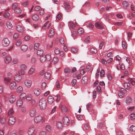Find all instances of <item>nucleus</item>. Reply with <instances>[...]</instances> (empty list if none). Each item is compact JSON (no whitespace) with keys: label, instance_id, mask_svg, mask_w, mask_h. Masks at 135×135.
Returning a JSON list of instances; mask_svg holds the SVG:
<instances>
[{"label":"nucleus","instance_id":"38","mask_svg":"<svg viewBox=\"0 0 135 135\" xmlns=\"http://www.w3.org/2000/svg\"><path fill=\"white\" fill-rule=\"evenodd\" d=\"M32 98V95L30 94H28L26 96V100L28 101H30L31 100Z\"/></svg>","mask_w":135,"mask_h":135},{"label":"nucleus","instance_id":"50","mask_svg":"<svg viewBox=\"0 0 135 135\" xmlns=\"http://www.w3.org/2000/svg\"><path fill=\"white\" fill-rule=\"evenodd\" d=\"M105 74V71L103 69L101 70L100 73V76L101 77H103Z\"/></svg>","mask_w":135,"mask_h":135},{"label":"nucleus","instance_id":"1","mask_svg":"<svg viewBox=\"0 0 135 135\" xmlns=\"http://www.w3.org/2000/svg\"><path fill=\"white\" fill-rule=\"evenodd\" d=\"M47 105V102L46 100L44 99H41L39 103V105L40 108L41 109H45Z\"/></svg>","mask_w":135,"mask_h":135},{"label":"nucleus","instance_id":"55","mask_svg":"<svg viewBox=\"0 0 135 135\" xmlns=\"http://www.w3.org/2000/svg\"><path fill=\"white\" fill-rule=\"evenodd\" d=\"M70 72V69L68 68H66L64 70V72L66 74H69Z\"/></svg>","mask_w":135,"mask_h":135},{"label":"nucleus","instance_id":"59","mask_svg":"<svg viewBox=\"0 0 135 135\" xmlns=\"http://www.w3.org/2000/svg\"><path fill=\"white\" fill-rule=\"evenodd\" d=\"M91 107V105L90 103H88L86 105V108H87V109L88 110H90Z\"/></svg>","mask_w":135,"mask_h":135},{"label":"nucleus","instance_id":"3","mask_svg":"<svg viewBox=\"0 0 135 135\" xmlns=\"http://www.w3.org/2000/svg\"><path fill=\"white\" fill-rule=\"evenodd\" d=\"M16 120L15 117L13 116H11L8 119V123L10 125L13 124Z\"/></svg>","mask_w":135,"mask_h":135},{"label":"nucleus","instance_id":"11","mask_svg":"<svg viewBox=\"0 0 135 135\" xmlns=\"http://www.w3.org/2000/svg\"><path fill=\"white\" fill-rule=\"evenodd\" d=\"M63 123L66 125H68L70 122V120L68 117L67 116H65L63 119Z\"/></svg>","mask_w":135,"mask_h":135},{"label":"nucleus","instance_id":"7","mask_svg":"<svg viewBox=\"0 0 135 135\" xmlns=\"http://www.w3.org/2000/svg\"><path fill=\"white\" fill-rule=\"evenodd\" d=\"M126 90L123 88L121 89L118 93V95L120 98L123 97L125 95Z\"/></svg>","mask_w":135,"mask_h":135},{"label":"nucleus","instance_id":"32","mask_svg":"<svg viewBox=\"0 0 135 135\" xmlns=\"http://www.w3.org/2000/svg\"><path fill=\"white\" fill-rule=\"evenodd\" d=\"M21 48L22 51H25L27 50L28 47L26 45H23L21 46Z\"/></svg>","mask_w":135,"mask_h":135},{"label":"nucleus","instance_id":"49","mask_svg":"<svg viewBox=\"0 0 135 135\" xmlns=\"http://www.w3.org/2000/svg\"><path fill=\"white\" fill-rule=\"evenodd\" d=\"M90 51L92 53L95 54L97 52V49H95L92 48L90 49Z\"/></svg>","mask_w":135,"mask_h":135},{"label":"nucleus","instance_id":"41","mask_svg":"<svg viewBox=\"0 0 135 135\" xmlns=\"http://www.w3.org/2000/svg\"><path fill=\"white\" fill-rule=\"evenodd\" d=\"M59 59L57 57H54L52 61V62L53 64H57L58 62Z\"/></svg>","mask_w":135,"mask_h":135},{"label":"nucleus","instance_id":"45","mask_svg":"<svg viewBox=\"0 0 135 135\" xmlns=\"http://www.w3.org/2000/svg\"><path fill=\"white\" fill-rule=\"evenodd\" d=\"M6 122V117L4 116L2 117L1 118V123L2 124H4Z\"/></svg>","mask_w":135,"mask_h":135},{"label":"nucleus","instance_id":"37","mask_svg":"<svg viewBox=\"0 0 135 135\" xmlns=\"http://www.w3.org/2000/svg\"><path fill=\"white\" fill-rule=\"evenodd\" d=\"M14 113V110L12 108H10L8 110V115H10L13 114Z\"/></svg>","mask_w":135,"mask_h":135},{"label":"nucleus","instance_id":"35","mask_svg":"<svg viewBox=\"0 0 135 135\" xmlns=\"http://www.w3.org/2000/svg\"><path fill=\"white\" fill-rule=\"evenodd\" d=\"M14 11L15 13L19 14L21 12V10L20 8L17 7L14 9Z\"/></svg>","mask_w":135,"mask_h":135},{"label":"nucleus","instance_id":"51","mask_svg":"<svg viewBox=\"0 0 135 135\" xmlns=\"http://www.w3.org/2000/svg\"><path fill=\"white\" fill-rule=\"evenodd\" d=\"M77 33L76 32V30L75 29L73 30V31L72 35L74 37H76L77 36Z\"/></svg>","mask_w":135,"mask_h":135},{"label":"nucleus","instance_id":"20","mask_svg":"<svg viewBox=\"0 0 135 135\" xmlns=\"http://www.w3.org/2000/svg\"><path fill=\"white\" fill-rule=\"evenodd\" d=\"M54 33V31L52 28H51L49 33V36L50 37H52L53 36Z\"/></svg>","mask_w":135,"mask_h":135},{"label":"nucleus","instance_id":"33","mask_svg":"<svg viewBox=\"0 0 135 135\" xmlns=\"http://www.w3.org/2000/svg\"><path fill=\"white\" fill-rule=\"evenodd\" d=\"M26 97V94L24 93H22L20 94V97L21 99H25Z\"/></svg>","mask_w":135,"mask_h":135},{"label":"nucleus","instance_id":"36","mask_svg":"<svg viewBox=\"0 0 135 135\" xmlns=\"http://www.w3.org/2000/svg\"><path fill=\"white\" fill-rule=\"evenodd\" d=\"M35 71V69L33 68H31L29 70L28 73L29 75H32L33 74Z\"/></svg>","mask_w":135,"mask_h":135},{"label":"nucleus","instance_id":"56","mask_svg":"<svg viewBox=\"0 0 135 135\" xmlns=\"http://www.w3.org/2000/svg\"><path fill=\"white\" fill-rule=\"evenodd\" d=\"M130 82L132 85H135V79H130Z\"/></svg>","mask_w":135,"mask_h":135},{"label":"nucleus","instance_id":"28","mask_svg":"<svg viewBox=\"0 0 135 135\" xmlns=\"http://www.w3.org/2000/svg\"><path fill=\"white\" fill-rule=\"evenodd\" d=\"M11 80L9 78H8L6 76L5 77L4 79V82L5 83L7 84L11 81Z\"/></svg>","mask_w":135,"mask_h":135},{"label":"nucleus","instance_id":"34","mask_svg":"<svg viewBox=\"0 0 135 135\" xmlns=\"http://www.w3.org/2000/svg\"><path fill=\"white\" fill-rule=\"evenodd\" d=\"M61 110L62 112L64 113H65L67 111L68 109L66 107L63 105L62 106Z\"/></svg>","mask_w":135,"mask_h":135},{"label":"nucleus","instance_id":"63","mask_svg":"<svg viewBox=\"0 0 135 135\" xmlns=\"http://www.w3.org/2000/svg\"><path fill=\"white\" fill-rule=\"evenodd\" d=\"M10 14L8 12H6L3 15V17L6 18L10 16Z\"/></svg>","mask_w":135,"mask_h":135},{"label":"nucleus","instance_id":"52","mask_svg":"<svg viewBox=\"0 0 135 135\" xmlns=\"http://www.w3.org/2000/svg\"><path fill=\"white\" fill-rule=\"evenodd\" d=\"M122 46L124 49H126L127 47V43L124 41L122 42Z\"/></svg>","mask_w":135,"mask_h":135},{"label":"nucleus","instance_id":"9","mask_svg":"<svg viewBox=\"0 0 135 135\" xmlns=\"http://www.w3.org/2000/svg\"><path fill=\"white\" fill-rule=\"evenodd\" d=\"M9 87L11 90H13L15 89L16 87V83L14 81H12L9 84Z\"/></svg>","mask_w":135,"mask_h":135},{"label":"nucleus","instance_id":"39","mask_svg":"<svg viewBox=\"0 0 135 135\" xmlns=\"http://www.w3.org/2000/svg\"><path fill=\"white\" fill-rule=\"evenodd\" d=\"M43 53V50L41 49H39L37 51V54L38 56H41Z\"/></svg>","mask_w":135,"mask_h":135},{"label":"nucleus","instance_id":"22","mask_svg":"<svg viewBox=\"0 0 135 135\" xmlns=\"http://www.w3.org/2000/svg\"><path fill=\"white\" fill-rule=\"evenodd\" d=\"M122 5L123 8H127L128 6V3L126 1H123L122 2Z\"/></svg>","mask_w":135,"mask_h":135},{"label":"nucleus","instance_id":"15","mask_svg":"<svg viewBox=\"0 0 135 135\" xmlns=\"http://www.w3.org/2000/svg\"><path fill=\"white\" fill-rule=\"evenodd\" d=\"M41 91L38 88H35L33 90V93L36 96L39 95L40 94Z\"/></svg>","mask_w":135,"mask_h":135},{"label":"nucleus","instance_id":"2","mask_svg":"<svg viewBox=\"0 0 135 135\" xmlns=\"http://www.w3.org/2000/svg\"><path fill=\"white\" fill-rule=\"evenodd\" d=\"M20 70L18 71V73L22 75H25V72L24 70L27 68V66L24 64H22L20 66Z\"/></svg>","mask_w":135,"mask_h":135},{"label":"nucleus","instance_id":"58","mask_svg":"<svg viewBox=\"0 0 135 135\" xmlns=\"http://www.w3.org/2000/svg\"><path fill=\"white\" fill-rule=\"evenodd\" d=\"M130 118L131 119H134L135 118V113H133L130 115Z\"/></svg>","mask_w":135,"mask_h":135},{"label":"nucleus","instance_id":"54","mask_svg":"<svg viewBox=\"0 0 135 135\" xmlns=\"http://www.w3.org/2000/svg\"><path fill=\"white\" fill-rule=\"evenodd\" d=\"M24 132V131L23 129H19L18 131V134L19 135H22L23 134Z\"/></svg>","mask_w":135,"mask_h":135},{"label":"nucleus","instance_id":"25","mask_svg":"<svg viewBox=\"0 0 135 135\" xmlns=\"http://www.w3.org/2000/svg\"><path fill=\"white\" fill-rule=\"evenodd\" d=\"M46 59V56L45 55H43L42 56H41L40 58V61L43 63L44 62Z\"/></svg>","mask_w":135,"mask_h":135},{"label":"nucleus","instance_id":"26","mask_svg":"<svg viewBox=\"0 0 135 135\" xmlns=\"http://www.w3.org/2000/svg\"><path fill=\"white\" fill-rule=\"evenodd\" d=\"M54 101V98L51 96H50L48 97V102L50 104H52Z\"/></svg>","mask_w":135,"mask_h":135},{"label":"nucleus","instance_id":"46","mask_svg":"<svg viewBox=\"0 0 135 135\" xmlns=\"http://www.w3.org/2000/svg\"><path fill=\"white\" fill-rule=\"evenodd\" d=\"M71 52L74 54H75L78 52V50L75 48L72 47L71 48Z\"/></svg>","mask_w":135,"mask_h":135},{"label":"nucleus","instance_id":"48","mask_svg":"<svg viewBox=\"0 0 135 135\" xmlns=\"http://www.w3.org/2000/svg\"><path fill=\"white\" fill-rule=\"evenodd\" d=\"M51 75L50 73L48 72H46L45 74V78L47 79H49Z\"/></svg>","mask_w":135,"mask_h":135},{"label":"nucleus","instance_id":"57","mask_svg":"<svg viewBox=\"0 0 135 135\" xmlns=\"http://www.w3.org/2000/svg\"><path fill=\"white\" fill-rule=\"evenodd\" d=\"M46 82H44L42 83L41 85V88L42 89H44L46 86Z\"/></svg>","mask_w":135,"mask_h":135},{"label":"nucleus","instance_id":"16","mask_svg":"<svg viewBox=\"0 0 135 135\" xmlns=\"http://www.w3.org/2000/svg\"><path fill=\"white\" fill-rule=\"evenodd\" d=\"M124 87L127 89H129L131 88L130 83L128 82H125L123 84Z\"/></svg>","mask_w":135,"mask_h":135},{"label":"nucleus","instance_id":"64","mask_svg":"<svg viewBox=\"0 0 135 135\" xmlns=\"http://www.w3.org/2000/svg\"><path fill=\"white\" fill-rule=\"evenodd\" d=\"M39 135H47V134L45 131H42L40 132Z\"/></svg>","mask_w":135,"mask_h":135},{"label":"nucleus","instance_id":"31","mask_svg":"<svg viewBox=\"0 0 135 135\" xmlns=\"http://www.w3.org/2000/svg\"><path fill=\"white\" fill-rule=\"evenodd\" d=\"M56 126L59 129H61L63 127L62 123L59 121H57L56 122Z\"/></svg>","mask_w":135,"mask_h":135},{"label":"nucleus","instance_id":"18","mask_svg":"<svg viewBox=\"0 0 135 135\" xmlns=\"http://www.w3.org/2000/svg\"><path fill=\"white\" fill-rule=\"evenodd\" d=\"M32 18L35 21H37L39 19V17L38 15L37 14H35L32 16Z\"/></svg>","mask_w":135,"mask_h":135},{"label":"nucleus","instance_id":"42","mask_svg":"<svg viewBox=\"0 0 135 135\" xmlns=\"http://www.w3.org/2000/svg\"><path fill=\"white\" fill-rule=\"evenodd\" d=\"M131 98L130 97H128L127 98L126 101V102L127 104H130L131 102Z\"/></svg>","mask_w":135,"mask_h":135},{"label":"nucleus","instance_id":"30","mask_svg":"<svg viewBox=\"0 0 135 135\" xmlns=\"http://www.w3.org/2000/svg\"><path fill=\"white\" fill-rule=\"evenodd\" d=\"M88 78L87 76H84L82 78V82L84 84H86L88 81Z\"/></svg>","mask_w":135,"mask_h":135},{"label":"nucleus","instance_id":"61","mask_svg":"<svg viewBox=\"0 0 135 135\" xmlns=\"http://www.w3.org/2000/svg\"><path fill=\"white\" fill-rule=\"evenodd\" d=\"M135 16V13L133 12L130 14L129 16V17L131 19L133 18Z\"/></svg>","mask_w":135,"mask_h":135},{"label":"nucleus","instance_id":"47","mask_svg":"<svg viewBox=\"0 0 135 135\" xmlns=\"http://www.w3.org/2000/svg\"><path fill=\"white\" fill-rule=\"evenodd\" d=\"M46 130L49 132H50L51 130V128L50 126L47 125L46 126Z\"/></svg>","mask_w":135,"mask_h":135},{"label":"nucleus","instance_id":"40","mask_svg":"<svg viewBox=\"0 0 135 135\" xmlns=\"http://www.w3.org/2000/svg\"><path fill=\"white\" fill-rule=\"evenodd\" d=\"M6 25L7 27L9 28H11L12 27V25L11 22L9 21H8L7 22Z\"/></svg>","mask_w":135,"mask_h":135},{"label":"nucleus","instance_id":"6","mask_svg":"<svg viewBox=\"0 0 135 135\" xmlns=\"http://www.w3.org/2000/svg\"><path fill=\"white\" fill-rule=\"evenodd\" d=\"M2 42L4 46H7L9 44L10 41L7 38H5L2 40Z\"/></svg>","mask_w":135,"mask_h":135},{"label":"nucleus","instance_id":"27","mask_svg":"<svg viewBox=\"0 0 135 135\" xmlns=\"http://www.w3.org/2000/svg\"><path fill=\"white\" fill-rule=\"evenodd\" d=\"M23 104V101L20 100H18L16 102V105L17 107H21Z\"/></svg>","mask_w":135,"mask_h":135},{"label":"nucleus","instance_id":"23","mask_svg":"<svg viewBox=\"0 0 135 135\" xmlns=\"http://www.w3.org/2000/svg\"><path fill=\"white\" fill-rule=\"evenodd\" d=\"M23 88L21 86H18L16 89V92L18 93H20L23 91Z\"/></svg>","mask_w":135,"mask_h":135},{"label":"nucleus","instance_id":"14","mask_svg":"<svg viewBox=\"0 0 135 135\" xmlns=\"http://www.w3.org/2000/svg\"><path fill=\"white\" fill-rule=\"evenodd\" d=\"M51 25V23H49V21H47L46 23L43 26L42 28L43 29H48Z\"/></svg>","mask_w":135,"mask_h":135},{"label":"nucleus","instance_id":"10","mask_svg":"<svg viewBox=\"0 0 135 135\" xmlns=\"http://www.w3.org/2000/svg\"><path fill=\"white\" fill-rule=\"evenodd\" d=\"M12 60V57L9 55H7L4 58V61L6 64L10 63Z\"/></svg>","mask_w":135,"mask_h":135},{"label":"nucleus","instance_id":"24","mask_svg":"<svg viewBox=\"0 0 135 135\" xmlns=\"http://www.w3.org/2000/svg\"><path fill=\"white\" fill-rule=\"evenodd\" d=\"M77 23H75V24L72 22H69V26L72 28H74L75 27V26L77 25Z\"/></svg>","mask_w":135,"mask_h":135},{"label":"nucleus","instance_id":"21","mask_svg":"<svg viewBox=\"0 0 135 135\" xmlns=\"http://www.w3.org/2000/svg\"><path fill=\"white\" fill-rule=\"evenodd\" d=\"M15 100V96L13 95L11 96L9 98V101L11 103H13Z\"/></svg>","mask_w":135,"mask_h":135},{"label":"nucleus","instance_id":"19","mask_svg":"<svg viewBox=\"0 0 135 135\" xmlns=\"http://www.w3.org/2000/svg\"><path fill=\"white\" fill-rule=\"evenodd\" d=\"M95 26L98 29H102L103 27L102 24L99 22H96L95 24Z\"/></svg>","mask_w":135,"mask_h":135},{"label":"nucleus","instance_id":"13","mask_svg":"<svg viewBox=\"0 0 135 135\" xmlns=\"http://www.w3.org/2000/svg\"><path fill=\"white\" fill-rule=\"evenodd\" d=\"M22 79L21 77L18 74L15 75L14 76V80L17 82H19L21 81Z\"/></svg>","mask_w":135,"mask_h":135},{"label":"nucleus","instance_id":"17","mask_svg":"<svg viewBox=\"0 0 135 135\" xmlns=\"http://www.w3.org/2000/svg\"><path fill=\"white\" fill-rule=\"evenodd\" d=\"M36 113V111L35 109L32 108L30 110L29 114L31 116L33 117L35 115Z\"/></svg>","mask_w":135,"mask_h":135},{"label":"nucleus","instance_id":"60","mask_svg":"<svg viewBox=\"0 0 135 135\" xmlns=\"http://www.w3.org/2000/svg\"><path fill=\"white\" fill-rule=\"evenodd\" d=\"M46 59L47 60L49 61L51 59V57L50 54H47L46 55Z\"/></svg>","mask_w":135,"mask_h":135},{"label":"nucleus","instance_id":"53","mask_svg":"<svg viewBox=\"0 0 135 135\" xmlns=\"http://www.w3.org/2000/svg\"><path fill=\"white\" fill-rule=\"evenodd\" d=\"M130 130L132 132L135 131V126L133 125H131L130 127Z\"/></svg>","mask_w":135,"mask_h":135},{"label":"nucleus","instance_id":"62","mask_svg":"<svg viewBox=\"0 0 135 135\" xmlns=\"http://www.w3.org/2000/svg\"><path fill=\"white\" fill-rule=\"evenodd\" d=\"M12 76V73H8L7 74L6 77L8 78H9L11 79Z\"/></svg>","mask_w":135,"mask_h":135},{"label":"nucleus","instance_id":"43","mask_svg":"<svg viewBox=\"0 0 135 135\" xmlns=\"http://www.w3.org/2000/svg\"><path fill=\"white\" fill-rule=\"evenodd\" d=\"M22 44V40L20 39L17 40L15 43L16 45L17 46H19Z\"/></svg>","mask_w":135,"mask_h":135},{"label":"nucleus","instance_id":"29","mask_svg":"<svg viewBox=\"0 0 135 135\" xmlns=\"http://www.w3.org/2000/svg\"><path fill=\"white\" fill-rule=\"evenodd\" d=\"M64 8L66 10H69L70 8V6L69 3L66 2H65L64 3Z\"/></svg>","mask_w":135,"mask_h":135},{"label":"nucleus","instance_id":"44","mask_svg":"<svg viewBox=\"0 0 135 135\" xmlns=\"http://www.w3.org/2000/svg\"><path fill=\"white\" fill-rule=\"evenodd\" d=\"M84 30L82 28H80L78 30V32L80 35H81L83 33Z\"/></svg>","mask_w":135,"mask_h":135},{"label":"nucleus","instance_id":"12","mask_svg":"<svg viewBox=\"0 0 135 135\" xmlns=\"http://www.w3.org/2000/svg\"><path fill=\"white\" fill-rule=\"evenodd\" d=\"M17 30L18 32L21 33L25 31L24 27L18 25L16 27Z\"/></svg>","mask_w":135,"mask_h":135},{"label":"nucleus","instance_id":"5","mask_svg":"<svg viewBox=\"0 0 135 135\" xmlns=\"http://www.w3.org/2000/svg\"><path fill=\"white\" fill-rule=\"evenodd\" d=\"M35 129V127L34 126L32 125L30 126L28 130V134L29 135H31L34 133Z\"/></svg>","mask_w":135,"mask_h":135},{"label":"nucleus","instance_id":"4","mask_svg":"<svg viewBox=\"0 0 135 135\" xmlns=\"http://www.w3.org/2000/svg\"><path fill=\"white\" fill-rule=\"evenodd\" d=\"M32 82L29 79H26L24 81V84L25 86L27 88H29L31 86Z\"/></svg>","mask_w":135,"mask_h":135},{"label":"nucleus","instance_id":"8","mask_svg":"<svg viewBox=\"0 0 135 135\" xmlns=\"http://www.w3.org/2000/svg\"><path fill=\"white\" fill-rule=\"evenodd\" d=\"M34 121L35 123H38L40 122L42 119V117L40 115L36 116L34 118Z\"/></svg>","mask_w":135,"mask_h":135}]
</instances>
